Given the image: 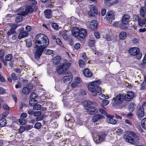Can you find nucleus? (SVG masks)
<instances>
[{"label":"nucleus","instance_id":"obj_1","mask_svg":"<svg viewBox=\"0 0 146 146\" xmlns=\"http://www.w3.org/2000/svg\"><path fill=\"white\" fill-rule=\"evenodd\" d=\"M35 42L36 44H41L40 47H39L37 50L42 53L48 46L49 40L48 38L45 35L40 34L36 35L35 39Z\"/></svg>","mask_w":146,"mask_h":146},{"label":"nucleus","instance_id":"obj_2","mask_svg":"<svg viewBox=\"0 0 146 146\" xmlns=\"http://www.w3.org/2000/svg\"><path fill=\"white\" fill-rule=\"evenodd\" d=\"M123 137L126 142L131 144L135 145L134 146H144L143 145L137 144L139 143V137L134 131H127L126 134L124 135Z\"/></svg>","mask_w":146,"mask_h":146},{"label":"nucleus","instance_id":"obj_3","mask_svg":"<svg viewBox=\"0 0 146 146\" xmlns=\"http://www.w3.org/2000/svg\"><path fill=\"white\" fill-rule=\"evenodd\" d=\"M124 96L121 94L117 95L114 100L115 103L112 104V106L117 109H122L126 106V103H123L125 100Z\"/></svg>","mask_w":146,"mask_h":146},{"label":"nucleus","instance_id":"obj_4","mask_svg":"<svg viewBox=\"0 0 146 146\" xmlns=\"http://www.w3.org/2000/svg\"><path fill=\"white\" fill-rule=\"evenodd\" d=\"M101 83L100 80L92 81L88 84L87 88L90 91H102L101 87L99 86Z\"/></svg>","mask_w":146,"mask_h":146},{"label":"nucleus","instance_id":"obj_5","mask_svg":"<svg viewBox=\"0 0 146 146\" xmlns=\"http://www.w3.org/2000/svg\"><path fill=\"white\" fill-rule=\"evenodd\" d=\"M130 17V16L128 14L124 15L122 19V23L120 24L119 28L123 30L127 29L129 25V22Z\"/></svg>","mask_w":146,"mask_h":146},{"label":"nucleus","instance_id":"obj_6","mask_svg":"<svg viewBox=\"0 0 146 146\" xmlns=\"http://www.w3.org/2000/svg\"><path fill=\"white\" fill-rule=\"evenodd\" d=\"M129 53L132 56H135L137 59H140L142 57V53L140 52L139 48L132 47L130 48L128 50Z\"/></svg>","mask_w":146,"mask_h":146},{"label":"nucleus","instance_id":"obj_7","mask_svg":"<svg viewBox=\"0 0 146 146\" xmlns=\"http://www.w3.org/2000/svg\"><path fill=\"white\" fill-rule=\"evenodd\" d=\"M71 63L67 62L61 64L56 68V70L60 75L66 73V71L68 70L71 66Z\"/></svg>","mask_w":146,"mask_h":146},{"label":"nucleus","instance_id":"obj_8","mask_svg":"<svg viewBox=\"0 0 146 146\" xmlns=\"http://www.w3.org/2000/svg\"><path fill=\"white\" fill-rule=\"evenodd\" d=\"M107 134L104 132H100L98 135V137L94 139V141L96 144L101 143L104 141H105V137Z\"/></svg>","mask_w":146,"mask_h":146},{"label":"nucleus","instance_id":"obj_9","mask_svg":"<svg viewBox=\"0 0 146 146\" xmlns=\"http://www.w3.org/2000/svg\"><path fill=\"white\" fill-rule=\"evenodd\" d=\"M72 74L71 72L69 71L66 74V75L63 77L62 80L66 84H70L72 81Z\"/></svg>","mask_w":146,"mask_h":146},{"label":"nucleus","instance_id":"obj_10","mask_svg":"<svg viewBox=\"0 0 146 146\" xmlns=\"http://www.w3.org/2000/svg\"><path fill=\"white\" fill-rule=\"evenodd\" d=\"M44 113L42 114V112L40 111H35L34 114V116L36 117V121L38 122L42 120L44 117Z\"/></svg>","mask_w":146,"mask_h":146},{"label":"nucleus","instance_id":"obj_11","mask_svg":"<svg viewBox=\"0 0 146 146\" xmlns=\"http://www.w3.org/2000/svg\"><path fill=\"white\" fill-rule=\"evenodd\" d=\"M127 94L124 96L125 100L126 101H129L134 98L135 94L134 92H127Z\"/></svg>","mask_w":146,"mask_h":146},{"label":"nucleus","instance_id":"obj_12","mask_svg":"<svg viewBox=\"0 0 146 146\" xmlns=\"http://www.w3.org/2000/svg\"><path fill=\"white\" fill-rule=\"evenodd\" d=\"M107 117L106 121L109 123L115 125L117 123L116 120L113 119V118L114 117V115H110V114H107L106 115Z\"/></svg>","mask_w":146,"mask_h":146},{"label":"nucleus","instance_id":"obj_13","mask_svg":"<svg viewBox=\"0 0 146 146\" xmlns=\"http://www.w3.org/2000/svg\"><path fill=\"white\" fill-rule=\"evenodd\" d=\"M87 112L89 114L94 115L98 112V110L96 108L92 106L86 108Z\"/></svg>","mask_w":146,"mask_h":146},{"label":"nucleus","instance_id":"obj_14","mask_svg":"<svg viewBox=\"0 0 146 146\" xmlns=\"http://www.w3.org/2000/svg\"><path fill=\"white\" fill-rule=\"evenodd\" d=\"M26 13L27 14H31L34 11V9L32 6L28 5L26 7ZM18 15H21L22 16H25L26 14L24 12H22L21 13L17 14Z\"/></svg>","mask_w":146,"mask_h":146},{"label":"nucleus","instance_id":"obj_15","mask_svg":"<svg viewBox=\"0 0 146 146\" xmlns=\"http://www.w3.org/2000/svg\"><path fill=\"white\" fill-rule=\"evenodd\" d=\"M98 25V24L97 20H93L90 23V28L93 30H96Z\"/></svg>","mask_w":146,"mask_h":146},{"label":"nucleus","instance_id":"obj_16","mask_svg":"<svg viewBox=\"0 0 146 146\" xmlns=\"http://www.w3.org/2000/svg\"><path fill=\"white\" fill-rule=\"evenodd\" d=\"M136 115L138 118L141 119V118L143 117L145 115L144 109H142L140 107L138 109L136 112Z\"/></svg>","mask_w":146,"mask_h":146},{"label":"nucleus","instance_id":"obj_17","mask_svg":"<svg viewBox=\"0 0 146 146\" xmlns=\"http://www.w3.org/2000/svg\"><path fill=\"white\" fill-rule=\"evenodd\" d=\"M92 117V121L94 122H97L98 120L102 119L104 117L103 115L101 114H94Z\"/></svg>","mask_w":146,"mask_h":146},{"label":"nucleus","instance_id":"obj_18","mask_svg":"<svg viewBox=\"0 0 146 146\" xmlns=\"http://www.w3.org/2000/svg\"><path fill=\"white\" fill-rule=\"evenodd\" d=\"M98 14V11L97 8L96 7L94 6L92 8H91L88 12V14L89 15L94 17L95 15H97Z\"/></svg>","mask_w":146,"mask_h":146},{"label":"nucleus","instance_id":"obj_19","mask_svg":"<svg viewBox=\"0 0 146 146\" xmlns=\"http://www.w3.org/2000/svg\"><path fill=\"white\" fill-rule=\"evenodd\" d=\"M106 17L107 20L112 21L115 19V15L113 12L110 11H108L106 16Z\"/></svg>","mask_w":146,"mask_h":146},{"label":"nucleus","instance_id":"obj_20","mask_svg":"<svg viewBox=\"0 0 146 146\" xmlns=\"http://www.w3.org/2000/svg\"><path fill=\"white\" fill-rule=\"evenodd\" d=\"M87 34V30L84 29H81L79 30V37L81 38H85Z\"/></svg>","mask_w":146,"mask_h":146},{"label":"nucleus","instance_id":"obj_21","mask_svg":"<svg viewBox=\"0 0 146 146\" xmlns=\"http://www.w3.org/2000/svg\"><path fill=\"white\" fill-rule=\"evenodd\" d=\"M83 74L84 76L88 77H91L93 75V73L89 70L88 68H87L84 70Z\"/></svg>","mask_w":146,"mask_h":146},{"label":"nucleus","instance_id":"obj_22","mask_svg":"<svg viewBox=\"0 0 146 146\" xmlns=\"http://www.w3.org/2000/svg\"><path fill=\"white\" fill-rule=\"evenodd\" d=\"M33 86L32 84H28L25 87H24L22 91H30L33 88Z\"/></svg>","mask_w":146,"mask_h":146},{"label":"nucleus","instance_id":"obj_23","mask_svg":"<svg viewBox=\"0 0 146 146\" xmlns=\"http://www.w3.org/2000/svg\"><path fill=\"white\" fill-rule=\"evenodd\" d=\"M69 116V115H67L65 117V126L66 127H70V124L71 123V122L70 121L69 119H67Z\"/></svg>","mask_w":146,"mask_h":146},{"label":"nucleus","instance_id":"obj_24","mask_svg":"<svg viewBox=\"0 0 146 146\" xmlns=\"http://www.w3.org/2000/svg\"><path fill=\"white\" fill-rule=\"evenodd\" d=\"M44 15L46 18H50L52 17V13L51 10L46 9L44 12Z\"/></svg>","mask_w":146,"mask_h":146},{"label":"nucleus","instance_id":"obj_25","mask_svg":"<svg viewBox=\"0 0 146 146\" xmlns=\"http://www.w3.org/2000/svg\"><path fill=\"white\" fill-rule=\"evenodd\" d=\"M119 36L120 40H124L127 37V33L124 31L121 32L119 33Z\"/></svg>","mask_w":146,"mask_h":146},{"label":"nucleus","instance_id":"obj_26","mask_svg":"<svg viewBox=\"0 0 146 146\" xmlns=\"http://www.w3.org/2000/svg\"><path fill=\"white\" fill-rule=\"evenodd\" d=\"M136 106V104L134 102H131L128 106V110L129 111L133 112Z\"/></svg>","mask_w":146,"mask_h":146},{"label":"nucleus","instance_id":"obj_27","mask_svg":"<svg viewBox=\"0 0 146 146\" xmlns=\"http://www.w3.org/2000/svg\"><path fill=\"white\" fill-rule=\"evenodd\" d=\"M138 24L140 26H142L144 25H145V27H146V18H144L143 19L141 18L139 19L138 21Z\"/></svg>","mask_w":146,"mask_h":146},{"label":"nucleus","instance_id":"obj_28","mask_svg":"<svg viewBox=\"0 0 146 146\" xmlns=\"http://www.w3.org/2000/svg\"><path fill=\"white\" fill-rule=\"evenodd\" d=\"M61 58L60 56H58L55 57L53 60V63L55 65L58 64L60 62Z\"/></svg>","mask_w":146,"mask_h":146},{"label":"nucleus","instance_id":"obj_29","mask_svg":"<svg viewBox=\"0 0 146 146\" xmlns=\"http://www.w3.org/2000/svg\"><path fill=\"white\" fill-rule=\"evenodd\" d=\"M79 29L78 28H76V29H74L72 31V33L73 35L75 37L79 36Z\"/></svg>","mask_w":146,"mask_h":146},{"label":"nucleus","instance_id":"obj_30","mask_svg":"<svg viewBox=\"0 0 146 146\" xmlns=\"http://www.w3.org/2000/svg\"><path fill=\"white\" fill-rule=\"evenodd\" d=\"M28 35V33L27 32L25 31H23L21 32L19 34L18 36L19 38L21 39L27 36Z\"/></svg>","mask_w":146,"mask_h":146},{"label":"nucleus","instance_id":"obj_31","mask_svg":"<svg viewBox=\"0 0 146 146\" xmlns=\"http://www.w3.org/2000/svg\"><path fill=\"white\" fill-rule=\"evenodd\" d=\"M7 124L6 119L4 118H1L0 119V127L5 126Z\"/></svg>","mask_w":146,"mask_h":146},{"label":"nucleus","instance_id":"obj_32","mask_svg":"<svg viewBox=\"0 0 146 146\" xmlns=\"http://www.w3.org/2000/svg\"><path fill=\"white\" fill-rule=\"evenodd\" d=\"M82 104L84 107H89L92 104V102L90 100H85L83 101Z\"/></svg>","mask_w":146,"mask_h":146},{"label":"nucleus","instance_id":"obj_33","mask_svg":"<svg viewBox=\"0 0 146 146\" xmlns=\"http://www.w3.org/2000/svg\"><path fill=\"white\" fill-rule=\"evenodd\" d=\"M141 124L142 128L146 130V117L144 118L141 120Z\"/></svg>","mask_w":146,"mask_h":146},{"label":"nucleus","instance_id":"obj_34","mask_svg":"<svg viewBox=\"0 0 146 146\" xmlns=\"http://www.w3.org/2000/svg\"><path fill=\"white\" fill-rule=\"evenodd\" d=\"M78 64L80 68H82L86 65V62L83 60L80 59L78 60Z\"/></svg>","mask_w":146,"mask_h":146},{"label":"nucleus","instance_id":"obj_35","mask_svg":"<svg viewBox=\"0 0 146 146\" xmlns=\"http://www.w3.org/2000/svg\"><path fill=\"white\" fill-rule=\"evenodd\" d=\"M30 100H29V103L30 105L33 106L35 103H37V101L35 99L30 98Z\"/></svg>","mask_w":146,"mask_h":146},{"label":"nucleus","instance_id":"obj_36","mask_svg":"<svg viewBox=\"0 0 146 146\" xmlns=\"http://www.w3.org/2000/svg\"><path fill=\"white\" fill-rule=\"evenodd\" d=\"M140 15L143 17L145 16L146 13V9L145 7H142L140 8Z\"/></svg>","mask_w":146,"mask_h":146},{"label":"nucleus","instance_id":"obj_37","mask_svg":"<svg viewBox=\"0 0 146 146\" xmlns=\"http://www.w3.org/2000/svg\"><path fill=\"white\" fill-rule=\"evenodd\" d=\"M19 122L21 125H25L27 123V121L25 118H21L20 117H19Z\"/></svg>","mask_w":146,"mask_h":146},{"label":"nucleus","instance_id":"obj_38","mask_svg":"<svg viewBox=\"0 0 146 146\" xmlns=\"http://www.w3.org/2000/svg\"><path fill=\"white\" fill-rule=\"evenodd\" d=\"M42 126L41 123L38 121L35 124L34 127L36 129H40Z\"/></svg>","mask_w":146,"mask_h":146},{"label":"nucleus","instance_id":"obj_39","mask_svg":"<svg viewBox=\"0 0 146 146\" xmlns=\"http://www.w3.org/2000/svg\"><path fill=\"white\" fill-rule=\"evenodd\" d=\"M35 58L37 59H39L42 54V53L39 51L36 50L35 53Z\"/></svg>","mask_w":146,"mask_h":146},{"label":"nucleus","instance_id":"obj_40","mask_svg":"<svg viewBox=\"0 0 146 146\" xmlns=\"http://www.w3.org/2000/svg\"><path fill=\"white\" fill-rule=\"evenodd\" d=\"M13 58V55L11 54H8L5 56V59L6 61H9L11 60Z\"/></svg>","mask_w":146,"mask_h":146},{"label":"nucleus","instance_id":"obj_41","mask_svg":"<svg viewBox=\"0 0 146 146\" xmlns=\"http://www.w3.org/2000/svg\"><path fill=\"white\" fill-rule=\"evenodd\" d=\"M53 53V51L52 50L48 49H45L44 51V53L46 54L49 55L52 54Z\"/></svg>","mask_w":146,"mask_h":146},{"label":"nucleus","instance_id":"obj_42","mask_svg":"<svg viewBox=\"0 0 146 146\" xmlns=\"http://www.w3.org/2000/svg\"><path fill=\"white\" fill-rule=\"evenodd\" d=\"M33 109L35 110H39L41 108V106L39 104L35 103L33 106Z\"/></svg>","mask_w":146,"mask_h":146},{"label":"nucleus","instance_id":"obj_43","mask_svg":"<svg viewBox=\"0 0 146 146\" xmlns=\"http://www.w3.org/2000/svg\"><path fill=\"white\" fill-rule=\"evenodd\" d=\"M95 40H89L88 42V44L89 46L92 47L95 44Z\"/></svg>","mask_w":146,"mask_h":146},{"label":"nucleus","instance_id":"obj_44","mask_svg":"<svg viewBox=\"0 0 146 146\" xmlns=\"http://www.w3.org/2000/svg\"><path fill=\"white\" fill-rule=\"evenodd\" d=\"M38 95L37 92L35 93V92H33L30 95V98L35 99L37 97Z\"/></svg>","mask_w":146,"mask_h":146},{"label":"nucleus","instance_id":"obj_45","mask_svg":"<svg viewBox=\"0 0 146 146\" xmlns=\"http://www.w3.org/2000/svg\"><path fill=\"white\" fill-rule=\"evenodd\" d=\"M123 130L121 128H119L117 129L116 133L119 135H121L123 133Z\"/></svg>","mask_w":146,"mask_h":146},{"label":"nucleus","instance_id":"obj_46","mask_svg":"<svg viewBox=\"0 0 146 146\" xmlns=\"http://www.w3.org/2000/svg\"><path fill=\"white\" fill-rule=\"evenodd\" d=\"M25 130L28 131L33 127V125L27 124L25 126Z\"/></svg>","mask_w":146,"mask_h":146},{"label":"nucleus","instance_id":"obj_47","mask_svg":"<svg viewBox=\"0 0 146 146\" xmlns=\"http://www.w3.org/2000/svg\"><path fill=\"white\" fill-rule=\"evenodd\" d=\"M105 4L108 6H110L112 5L111 0H104Z\"/></svg>","mask_w":146,"mask_h":146},{"label":"nucleus","instance_id":"obj_48","mask_svg":"<svg viewBox=\"0 0 146 146\" xmlns=\"http://www.w3.org/2000/svg\"><path fill=\"white\" fill-rule=\"evenodd\" d=\"M25 130V126H20L19 129V133H22Z\"/></svg>","mask_w":146,"mask_h":146},{"label":"nucleus","instance_id":"obj_49","mask_svg":"<svg viewBox=\"0 0 146 146\" xmlns=\"http://www.w3.org/2000/svg\"><path fill=\"white\" fill-rule=\"evenodd\" d=\"M98 110L102 114H106V115L107 114H108L106 111L102 108H99Z\"/></svg>","mask_w":146,"mask_h":146},{"label":"nucleus","instance_id":"obj_50","mask_svg":"<svg viewBox=\"0 0 146 146\" xmlns=\"http://www.w3.org/2000/svg\"><path fill=\"white\" fill-rule=\"evenodd\" d=\"M15 33V31L14 29L11 28L10 30L9 31H8L7 33V35L8 36H10L12 34H13Z\"/></svg>","mask_w":146,"mask_h":146},{"label":"nucleus","instance_id":"obj_51","mask_svg":"<svg viewBox=\"0 0 146 146\" xmlns=\"http://www.w3.org/2000/svg\"><path fill=\"white\" fill-rule=\"evenodd\" d=\"M51 26L54 29H57L58 27V25L56 23H52L51 24Z\"/></svg>","mask_w":146,"mask_h":146},{"label":"nucleus","instance_id":"obj_52","mask_svg":"<svg viewBox=\"0 0 146 146\" xmlns=\"http://www.w3.org/2000/svg\"><path fill=\"white\" fill-rule=\"evenodd\" d=\"M146 89V84L142 82L141 85L140 89L141 90H144Z\"/></svg>","mask_w":146,"mask_h":146},{"label":"nucleus","instance_id":"obj_53","mask_svg":"<svg viewBox=\"0 0 146 146\" xmlns=\"http://www.w3.org/2000/svg\"><path fill=\"white\" fill-rule=\"evenodd\" d=\"M125 86L127 87V88L129 89H131L133 88V86L131 84H129V83L126 82L125 84Z\"/></svg>","mask_w":146,"mask_h":146},{"label":"nucleus","instance_id":"obj_54","mask_svg":"<svg viewBox=\"0 0 146 146\" xmlns=\"http://www.w3.org/2000/svg\"><path fill=\"white\" fill-rule=\"evenodd\" d=\"M4 51L2 50H0V59L1 60H3L4 58Z\"/></svg>","mask_w":146,"mask_h":146},{"label":"nucleus","instance_id":"obj_55","mask_svg":"<svg viewBox=\"0 0 146 146\" xmlns=\"http://www.w3.org/2000/svg\"><path fill=\"white\" fill-rule=\"evenodd\" d=\"M23 20V17L22 16H19L17 17L16 18V21L17 23H19Z\"/></svg>","mask_w":146,"mask_h":146},{"label":"nucleus","instance_id":"obj_56","mask_svg":"<svg viewBox=\"0 0 146 146\" xmlns=\"http://www.w3.org/2000/svg\"><path fill=\"white\" fill-rule=\"evenodd\" d=\"M35 112L32 109H29L28 111V113L30 115H33L34 116V114Z\"/></svg>","mask_w":146,"mask_h":146},{"label":"nucleus","instance_id":"obj_57","mask_svg":"<svg viewBox=\"0 0 146 146\" xmlns=\"http://www.w3.org/2000/svg\"><path fill=\"white\" fill-rule=\"evenodd\" d=\"M75 82L77 84H80L81 83L80 78L78 77H76L75 80Z\"/></svg>","mask_w":146,"mask_h":146},{"label":"nucleus","instance_id":"obj_58","mask_svg":"<svg viewBox=\"0 0 146 146\" xmlns=\"http://www.w3.org/2000/svg\"><path fill=\"white\" fill-rule=\"evenodd\" d=\"M140 18H139V16L137 14H135L133 15V19L135 21H138L139 19H140Z\"/></svg>","mask_w":146,"mask_h":146},{"label":"nucleus","instance_id":"obj_59","mask_svg":"<svg viewBox=\"0 0 146 146\" xmlns=\"http://www.w3.org/2000/svg\"><path fill=\"white\" fill-rule=\"evenodd\" d=\"M12 79L14 81H15L17 79V77L14 73L12 74L11 75Z\"/></svg>","mask_w":146,"mask_h":146},{"label":"nucleus","instance_id":"obj_60","mask_svg":"<svg viewBox=\"0 0 146 146\" xmlns=\"http://www.w3.org/2000/svg\"><path fill=\"white\" fill-rule=\"evenodd\" d=\"M3 108L5 110L9 111V107L7 104H4Z\"/></svg>","mask_w":146,"mask_h":146},{"label":"nucleus","instance_id":"obj_61","mask_svg":"<svg viewBox=\"0 0 146 146\" xmlns=\"http://www.w3.org/2000/svg\"><path fill=\"white\" fill-rule=\"evenodd\" d=\"M27 114L26 113L23 112V113H22L21 114L20 117V118H24L25 119L26 117H27Z\"/></svg>","mask_w":146,"mask_h":146},{"label":"nucleus","instance_id":"obj_62","mask_svg":"<svg viewBox=\"0 0 146 146\" xmlns=\"http://www.w3.org/2000/svg\"><path fill=\"white\" fill-rule=\"evenodd\" d=\"M80 46L81 45L80 44L78 43H76L74 45V48L76 50H78L80 48Z\"/></svg>","mask_w":146,"mask_h":146},{"label":"nucleus","instance_id":"obj_63","mask_svg":"<svg viewBox=\"0 0 146 146\" xmlns=\"http://www.w3.org/2000/svg\"><path fill=\"white\" fill-rule=\"evenodd\" d=\"M106 38L107 41H110L112 40L111 37L109 34H107L106 35Z\"/></svg>","mask_w":146,"mask_h":146},{"label":"nucleus","instance_id":"obj_64","mask_svg":"<svg viewBox=\"0 0 146 146\" xmlns=\"http://www.w3.org/2000/svg\"><path fill=\"white\" fill-rule=\"evenodd\" d=\"M94 35L97 38H100V35L99 32H95L94 33Z\"/></svg>","mask_w":146,"mask_h":146}]
</instances>
